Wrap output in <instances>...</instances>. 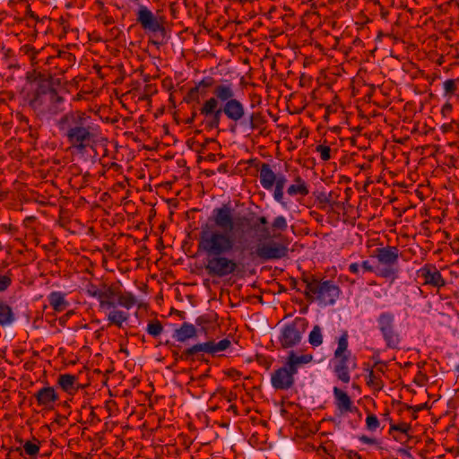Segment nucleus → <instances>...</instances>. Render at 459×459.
Wrapping results in <instances>:
<instances>
[{
	"label": "nucleus",
	"instance_id": "f257e3e1",
	"mask_svg": "<svg viewBox=\"0 0 459 459\" xmlns=\"http://www.w3.org/2000/svg\"><path fill=\"white\" fill-rule=\"evenodd\" d=\"M233 229L234 218L229 204L214 208L201 226L198 250L206 255L204 270L212 278H224L238 270V263L227 256L236 247Z\"/></svg>",
	"mask_w": 459,
	"mask_h": 459
},
{
	"label": "nucleus",
	"instance_id": "f03ea898",
	"mask_svg": "<svg viewBox=\"0 0 459 459\" xmlns=\"http://www.w3.org/2000/svg\"><path fill=\"white\" fill-rule=\"evenodd\" d=\"M57 126L64 133L68 143L79 153L87 148H93L100 136V126L95 120L81 110L70 111L63 115Z\"/></svg>",
	"mask_w": 459,
	"mask_h": 459
},
{
	"label": "nucleus",
	"instance_id": "7ed1b4c3",
	"mask_svg": "<svg viewBox=\"0 0 459 459\" xmlns=\"http://www.w3.org/2000/svg\"><path fill=\"white\" fill-rule=\"evenodd\" d=\"M65 99L55 87L51 75L39 74L37 87L29 100V106L39 114H56L61 110Z\"/></svg>",
	"mask_w": 459,
	"mask_h": 459
},
{
	"label": "nucleus",
	"instance_id": "20e7f679",
	"mask_svg": "<svg viewBox=\"0 0 459 459\" xmlns=\"http://www.w3.org/2000/svg\"><path fill=\"white\" fill-rule=\"evenodd\" d=\"M304 295L307 300L317 301L321 306L333 305L339 299L341 289L333 281L322 280L314 275L304 276Z\"/></svg>",
	"mask_w": 459,
	"mask_h": 459
},
{
	"label": "nucleus",
	"instance_id": "39448f33",
	"mask_svg": "<svg viewBox=\"0 0 459 459\" xmlns=\"http://www.w3.org/2000/svg\"><path fill=\"white\" fill-rule=\"evenodd\" d=\"M231 342L229 339H222L218 342L214 341H208L205 342H199L192 345L191 347L182 351L181 360L186 361H205L204 353L215 355L219 351H223L230 346Z\"/></svg>",
	"mask_w": 459,
	"mask_h": 459
},
{
	"label": "nucleus",
	"instance_id": "423d86ee",
	"mask_svg": "<svg viewBox=\"0 0 459 459\" xmlns=\"http://www.w3.org/2000/svg\"><path fill=\"white\" fill-rule=\"evenodd\" d=\"M307 322L305 318L296 317L286 324L281 330L278 342L282 349H290L299 345L306 332Z\"/></svg>",
	"mask_w": 459,
	"mask_h": 459
},
{
	"label": "nucleus",
	"instance_id": "0eeeda50",
	"mask_svg": "<svg viewBox=\"0 0 459 459\" xmlns=\"http://www.w3.org/2000/svg\"><path fill=\"white\" fill-rule=\"evenodd\" d=\"M378 329L389 349H398L401 342L399 333L394 328V316L390 312H384L377 317Z\"/></svg>",
	"mask_w": 459,
	"mask_h": 459
},
{
	"label": "nucleus",
	"instance_id": "6e6552de",
	"mask_svg": "<svg viewBox=\"0 0 459 459\" xmlns=\"http://www.w3.org/2000/svg\"><path fill=\"white\" fill-rule=\"evenodd\" d=\"M254 254L262 261L278 260L288 255V247L273 240L258 243Z\"/></svg>",
	"mask_w": 459,
	"mask_h": 459
},
{
	"label": "nucleus",
	"instance_id": "1a4fd4ad",
	"mask_svg": "<svg viewBox=\"0 0 459 459\" xmlns=\"http://www.w3.org/2000/svg\"><path fill=\"white\" fill-rule=\"evenodd\" d=\"M257 222L264 226L260 230V240H267L273 238H278L281 237V233L285 232L288 229V221L282 215L276 216L270 228L266 227L268 221L265 216L258 217Z\"/></svg>",
	"mask_w": 459,
	"mask_h": 459
},
{
	"label": "nucleus",
	"instance_id": "9d476101",
	"mask_svg": "<svg viewBox=\"0 0 459 459\" xmlns=\"http://www.w3.org/2000/svg\"><path fill=\"white\" fill-rule=\"evenodd\" d=\"M136 22L145 31L165 33V27L162 22L145 5H139L136 13Z\"/></svg>",
	"mask_w": 459,
	"mask_h": 459
},
{
	"label": "nucleus",
	"instance_id": "9b49d317",
	"mask_svg": "<svg viewBox=\"0 0 459 459\" xmlns=\"http://www.w3.org/2000/svg\"><path fill=\"white\" fill-rule=\"evenodd\" d=\"M200 114L207 118L206 127L210 129L219 128L223 111H221V106L217 105L213 98L204 101L200 108Z\"/></svg>",
	"mask_w": 459,
	"mask_h": 459
},
{
	"label": "nucleus",
	"instance_id": "f8f14e48",
	"mask_svg": "<svg viewBox=\"0 0 459 459\" xmlns=\"http://www.w3.org/2000/svg\"><path fill=\"white\" fill-rule=\"evenodd\" d=\"M294 375L295 374L284 365L272 373L271 384L276 390H288L291 388L295 383Z\"/></svg>",
	"mask_w": 459,
	"mask_h": 459
},
{
	"label": "nucleus",
	"instance_id": "ddd939ff",
	"mask_svg": "<svg viewBox=\"0 0 459 459\" xmlns=\"http://www.w3.org/2000/svg\"><path fill=\"white\" fill-rule=\"evenodd\" d=\"M418 275L424 280V284L440 289L446 284L440 272L433 264H427L418 271Z\"/></svg>",
	"mask_w": 459,
	"mask_h": 459
},
{
	"label": "nucleus",
	"instance_id": "4468645a",
	"mask_svg": "<svg viewBox=\"0 0 459 459\" xmlns=\"http://www.w3.org/2000/svg\"><path fill=\"white\" fill-rule=\"evenodd\" d=\"M334 403L337 410L341 413L344 412H355L358 414L359 420H361V413L358 407L352 405V401L348 394L337 386L333 387Z\"/></svg>",
	"mask_w": 459,
	"mask_h": 459
},
{
	"label": "nucleus",
	"instance_id": "2eb2a0df",
	"mask_svg": "<svg viewBox=\"0 0 459 459\" xmlns=\"http://www.w3.org/2000/svg\"><path fill=\"white\" fill-rule=\"evenodd\" d=\"M375 256L379 264L385 266H394L398 263L399 249L392 246L378 247L375 250Z\"/></svg>",
	"mask_w": 459,
	"mask_h": 459
},
{
	"label": "nucleus",
	"instance_id": "dca6fc26",
	"mask_svg": "<svg viewBox=\"0 0 459 459\" xmlns=\"http://www.w3.org/2000/svg\"><path fill=\"white\" fill-rule=\"evenodd\" d=\"M221 106L223 114L233 122H238L245 117L244 105L237 99L227 101Z\"/></svg>",
	"mask_w": 459,
	"mask_h": 459
},
{
	"label": "nucleus",
	"instance_id": "f3484780",
	"mask_svg": "<svg viewBox=\"0 0 459 459\" xmlns=\"http://www.w3.org/2000/svg\"><path fill=\"white\" fill-rule=\"evenodd\" d=\"M212 93L214 95L212 98L216 100L217 105H219L220 101L224 104L235 99L234 85L229 81L215 85Z\"/></svg>",
	"mask_w": 459,
	"mask_h": 459
},
{
	"label": "nucleus",
	"instance_id": "a211bd4d",
	"mask_svg": "<svg viewBox=\"0 0 459 459\" xmlns=\"http://www.w3.org/2000/svg\"><path fill=\"white\" fill-rule=\"evenodd\" d=\"M34 396L38 404L45 407L46 409H52L53 403L58 400L57 393L54 387L51 386L42 387L34 394Z\"/></svg>",
	"mask_w": 459,
	"mask_h": 459
},
{
	"label": "nucleus",
	"instance_id": "6ab92c4d",
	"mask_svg": "<svg viewBox=\"0 0 459 459\" xmlns=\"http://www.w3.org/2000/svg\"><path fill=\"white\" fill-rule=\"evenodd\" d=\"M197 333L198 331L194 325L184 322L179 328L174 331L172 337L179 342H186L189 339L197 338Z\"/></svg>",
	"mask_w": 459,
	"mask_h": 459
},
{
	"label": "nucleus",
	"instance_id": "aec40b11",
	"mask_svg": "<svg viewBox=\"0 0 459 459\" xmlns=\"http://www.w3.org/2000/svg\"><path fill=\"white\" fill-rule=\"evenodd\" d=\"M313 356L311 354L297 355L293 351L289 353L285 365L295 375L300 366L311 362Z\"/></svg>",
	"mask_w": 459,
	"mask_h": 459
},
{
	"label": "nucleus",
	"instance_id": "412c9836",
	"mask_svg": "<svg viewBox=\"0 0 459 459\" xmlns=\"http://www.w3.org/2000/svg\"><path fill=\"white\" fill-rule=\"evenodd\" d=\"M349 358L350 357L334 358L336 361L334 362L333 372L336 377L345 384H348L351 380L348 367Z\"/></svg>",
	"mask_w": 459,
	"mask_h": 459
},
{
	"label": "nucleus",
	"instance_id": "4be33fe9",
	"mask_svg": "<svg viewBox=\"0 0 459 459\" xmlns=\"http://www.w3.org/2000/svg\"><path fill=\"white\" fill-rule=\"evenodd\" d=\"M259 172L261 186L266 190H271L276 182L277 175L273 171L268 163H262Z\"/></svg>",
	"mask_w": 459,
	"mask_h": 459
},
{
	"label": "nucleus",
	"instance_id": "5701e85b",
	"mask_svg": "<svg viewBox=\"0 0 459 459\" xmlns=\"http://www.w3.org/2000/svg\"><path fill=\"white\" fill-rule=\"evenodd\" d=\"M48 300L55 312H63L69 307V302L65 299V294L61 291H52L48 296Z\"/></svg>",
	"mask_w": 459,
	"mask_h": 459
},
{
	"label": "nucleus",
	"instance_id": "b1692460",
	"mask_svg": "<svg viewBox=\"0 0 459 459\" xmlns=\"http://www.w3.org/2000/svg\"><path fill=\"white\" fill-rule=\"evenodd\" d=\"M15 319L16 316L12 307L5 301L0 300V325H10L15 321Z\"/></svg>",
	"mask_w": 459,
	"mask_h": 459
},
{
	"label": "nucleus",
	"instance_id": "393cba45",
	"mask_svg": "<svg viewBox=\"0 0 459 459\" xmlns=\"http://www.w3.org/2000/svg\"><path fill=\"white\" fill-rule=\"evenodd\" d=\"M76 382L77 377L71 374L59 375L57 379L59 386L68 394H73L77 391V387L75 386Z\"/></svg>",
	"mask_w": 459,
	"mask_h": 459
},
{
	"label": "nucleus",
	"instance_id": "a878e982",
	"mask_svg": "<svg viewBox=\"0 0 459 459\" xmlns=\"http://www.w3.org/2000/svg\"><path fill=\"white\" fill-rule=\"evenodd\" d=\"M267 120L265 117L259 111L253 112L248 117V126L251 130H258L259 134H265V127Z\"/></svg>",
	"mask_w": 459,
	"mask_h": 459
},
{
	"label": "nucleus",
	"instance_id": "bb28decb",
	"mask_svg": "<svg viewBox=\"0 0 459 459\" xmlns=\"http://www.w3.org/2000/svg\"><path fill=\"white\" fill-rule=\"evenodd\" d=\"M129 314L121 310H112L108 315V325H114L118 328H121L123 323L127 321Z\"/></svg>",
	"mask_w": 459,
	"mask_h": 459
},
{
	"label": "nucleus",
	"instance_id": "cd10ccee",
	"mask_svg": "<svg viewBox=\"0 0 459 459\" xmlns=\"http://www.w3.org/2000/svg\"><path fill=\"white\" fill-rule=\"evenodd\" d=\"M348 332L343 331L340 338L338 339V346L334 351V358L339 357H350L351 351H348Z\"/></svg>",
	"mask_w": 459,
	"mask_h": 459
},
{
	"label": "nucleus",
	"instance_id": "c85d7f7f",
	"mask_svg": "<svg viewBox=\"0 0 459 459\" xmlns=\"http://www.w3.org/2000/svg\"><path fill=\"white\" fill-rule=\"evenodd\" d=\"M206 95V91L204 90H200V88L195 85V87L191 88L187 93L185 95L183 100L187 103H199L200 102V96Z\"/></svg>",
	"mask_w": 459,
	"mask_h": 459
},
{
	"label": "nucleus",
	"instance_id": "c756f323",
	"mask_svg": "<svg viewBox=\"0 0 459 459\" xmlns=\"http://www.w3.org/2000/svg\"><path fill=\"white\" fill-rule=\"evenodd\" d=\"M21 51L30 57L33 65H38V56H43L44 54V48L37 50L34 47L30 45L22 46L21 48Z\"/></svg>",
	"mask_w": 459,
	"mask_h": 459
},
{
	"label": "nucleus",
	"instance_id": "7c9ffc66",
	"mask_svg": "<svg viewBox=\"0 0 459 459\" xmlns=\"http://www.w3.org/2000/svg\"><path fill=\"white\" fill-rule=\"evenodd\" d=\"M117 304L126 307V309H130L136 304V299L131 292H125L122 294L118 293Z\"/></svg>",
	"mask_w": 459,
	"mask_h": 459
},
{
	"label": "nucleus",
	"instance_id": "2f4dec72",
	"mask_svg": "<svg viewBox=\"0 0 459 459\" xmlns=\"http://www.w3.org/2000/svg\"><path fill=\"white\" fill-rule=\"evenodd\" d=\"M308 342L313 347H318L323 343L322 330L319 325H314L308 335Z\"/></svg>",
	"mask_w": 459,
	"mask_h": 459
},
{
	"label": "nucleus",
	"instance_id": "473e14b6",
	"mask_svg": "<svg viewBox=\"0 0 459 459\" xmlns=\"http://www.w3.org/2000/svg\"><path fill=\"white\" fill-rule=\"evenodd\" d=\"M287 193L291 196L297 195L306 196L308 195L309 190L307 188V184H293L288 187Z\"/></svg>",
	"mask_w": 459,
	"mask_h": 459
},
{
	"label": "nucleus",
	"instance_id": "72a5a7b5",
	"mask_svg": "<svg viewBox=\"0 0 459 459\" xmlns=\"http://www.w3.org/2000/svg\"><path fill=\"white\" fill-rule=\"evenodd\" d=\"M367 384L377 391H380L384 387L383 381L375 374L373 369L368 373Z\"/></svg>",
	"mask_w": 459,
	"mask_h": 459
},
{
	"label": "nucleus",
	"instance_id": "f704fd0d",
	"mask_svg": "<svg viewBox=\"0 0 459 459\" xmlns=\"http://www.w3.org/2000/svg\"><path fill=\"white\" fill-rule=\"evenodd\" d=\"M146 331L150 335L157 337L162 333L163 325L158 319H155L149 322Z\"/></svg>",
	"mask_w": 459,
	"mask_h": 459
},
{
	"label": "nucleus",
	"instance_id": "c9c22d12",
	"mask_svg": "<svg viewBox=\"0 0 459 459\" xmlns=\"http://www.w3.org/2000/svg\"><path fill=\"white\" fill-rule=\"evenodd\" d=\"M12 273L8 271L5 274L0 273V292H4L12 285Z\"/></svg>",
	"mask_w": 459,
	"mask_h": 459
},
{
	"label": "nucleus",
	"instance_id": "e433bc0d",
	"mask_svg": "<svg viewBox=\"0 0 459 459\" xmlns=\"http://www.w3.org/2000/svg\"><path fill=\"white\" fill-rule=\"evenodd\" d=\"M367 429L370 431L376 430L380 423L377 417L373 413H368L366 419Z\"/></svg>",
	"mask_w": 459,
	"mask_h": 459
},
{
	"label": "nucleus",
	"instance_id": "4c0bfd02",
	"mask_svg": "<svg viewBox=\"0 0 459 459\" xmlns=\"http://www.w3.org/2000/svg\"><path fill=\"white\" fill-rule=\"evenodd\" d=\"M316 152L320 153L321 160L324 161H327L331 159V148L327 145H317L316 147Z\"/></svg>",
	"mask_w": 459,
	"mask_h": 459
},
{
	"label": "nucleus",
	"instance_id": "58836bf2",
	"mask_svg": "<svg viewBox=\"0 0 459 459\" xmlns=\"http://www.w3.org/2000/svg\"><path fill=\"white\" fill-rule=\"evenodd\" d=\"M25 453L30 457H35L39 452V446L38 444L27 441L23 446Z\"/></svg>",
	"mask_w": 459,
	"mask_h": 459
},
{
	"label": "nucleus",
	"instance_id": "ea45409f",
	"mask_svg": "<svg viewBox=\"0 0 459 459\" xmlns=\"http://www.w3.org/2000/svg\"><path fill=\"white\" fill-rule=\"evenodd\" d=\"M457 90L456 80L448 79L444 82L445 95L455 94Z\"/></svg>",
	"mask_w": 459,
	"mask_h": 459
},
{
	"label": "nucleus",
	"instance_id": "a19ab883",
	"mask_svg": "<svg viewBox=\"0 0 459 459\" xmlns=\"http://www.w3.org/2000/svg\"><path fill=\"white\" fill-rule=\"evenodd\" d=\"M410 429L411 425L405 422H402L400 424H391L389 433L392 434L393 431H399L407 435Z\"/></svg>",
	"mask_w": 459,
	"mask_h": 459
},
{
	"label": "nucleus",
	"instance_id": "79ce46f5",
	"mask_svg": "<svg viewBox=\"0 0 459 459\" xmlns=\"http://www.w3.org/2000/svg\"><path fill=\"white\" fill-rule=\"evenodd\" d=\"M215 83V80L212 76H206L203 78L196 85L200 88V90H204L206 88L212 87Z\"/></svg>",
	"mask_w": 459,
	"mask_h": 459
},
{
	"label": "nucleus",
	"instance_id": "37998d69",
	"mask_svg": "<svg viewBox=\"0 0 459 459\" xmlns=\"http://www.w3.org/2000/svg\"><path fill=\"white\" fill-rule=\"evenodd\" d=\"M397 271L394 269V266H385L377 274L384 278H394Z\"/></svg>",
	"mask_w": 459,
	"mask_h": 459
},
{
	"label": "nucleus",
	"instance_id": "c03bdc74",
	"mask_svg": "<svg viewBox=\"0 0 459 459\" xmlns=\"http://www.w3.org/2000/svg\"><path fill=\"white\" fill-rule=\"evenodd\" d=\"M87 293L93 298L98 299L99 300L101 299L102 290H99L96 285L91 284L87 289Z\"/></svg>",
	"mask_w": 459,
	"mask_h": 459
},
{
	"label": "nucleus",
	"instance_id": "a18cd8bd",
	"mask_svg": "<svg viewBox=\"0 0 459 459\" xmlns=\"http://www.w3.org/2000/svg\"><path fill=\"white\" fill-rule=\"evenodd\" d=\"M273 198L280 203L283 207L287 206V203L284 201L283 198V189L275 187L274 193H273Z\"/></svg>",
	"mask_w": 459,
	"mask_h": 459
},
{
	"label": "nucleus",
	"instance_id": "49530a36",
	"mask_svg": "<svg viewBox=\"0 0 459 459\" xmlns=\"http://www.w3.org/2000/svg\"><path fill=\"white\" fill-rule=\"evenodd\" d=\"M118 291H117V290L115 288H113L112 286L110 287H108L106 290H102V297L101 299H112L114 297L116 296H118Z\"/></svg>",
	"mask_w": 459,
	"mask_h": 459
},
{
	"label": "nucleus",
	"instance_id": "de8ad7c7",
	"mask_svg": "<svg viewBox=\"0 0 459 459\" xmlns=\"http://www.w3.org/2000/svg\"><path fill=\"white\" fill-rule=\"evenodd\" d=\"M277 179L274 183L275 187L284 189L285 184L287 182V178L283 174H278L276 176Z\"/></svg>",
	"mask_w": 459,
	"mask_h": 459
},
{
	"label": "nucleus",
	"instance_id": "09e8293b",
	"mask_svg": "<svg viewBox=\"0 0 459 459\" xmlns=\"http://www.w3.org/2000/svg\"><path fill=\"white\" fill-rule=\"evenodd\" d=\"M99 301H100V306L101 308L116 307V303L112 299H100Z\"/></svg>",
	"mask_w": 459,
	"mask_h": 459
},
{
	"label": "nucleus",
	"instance_id": "8fccbe9b",
	"mask_svg": "<svg viewBox=\"0 0 459 459\" xmlns=\"http://www.w3.org/2000/svg\"><path fill=\"white\" fill-rule=\"evenodd\" d=\"M44 52H46V49L44 48ZM56 57L51 55H46V53L43 54V56H38V64L40 62H44L45 64H51V61L54 60Z\"/></svg>",
	"mask_w": 459,
	"mask_h": 459
},
{
	"label": "nucleus",
	"instance_id": "3c124183",
	"mask_svg": "<svg viewBox=\"0 0 459 459\" xmlns=\"http://www.w3.org/2000/svg\"><path fill=\"white\" fill-rule=\"evenodd\" d=\"M386 368H387L386 363L384 361H381V360H377L374 364V368L377 371L381 372V373H384Z\"/></svg>",
	"mask_w": 459,
	"mask_h": 459
},
{
	"label": "nucleus",
	"instance_id": "603ef678",
	"mask_svg": "<svg viewBox=\"0 0 459 459\" xmlns=\"http://www.w3.org/2000/svg\"><path fill=\"white\" fill-rule=\"evenodd\" d=\"M452 109H453L452 104H450L449 102H446V104L443 105V107L441 108L442 116L443 117L448 116L452 112Z\"/></svg>",
	"mask_w": 459,
	"mask_h": 459
},
{
	"label": "nucleus",
	"instance_id": "864d4df0",
	"mask_svg": "<svg viewBox=\"0 0 459 459\" xmlns=\"http://www.w3.org/2000/svg\"><path fill=\"white\" fill-rule=\"evenodd\" d=\"M14 454H18V456H22V450L21 447H16V448H11L7 454V458L6 459H14L13 458V455Z\"/></svg>",
	"mask_w": 459,
	"mask_h": 459
},
{
	"label": "nucleus",
	"instance_id": "5fc2aeb1",
	"mask_svg": "<svg viewBox=\"0 0 459 459\" xmlns=\"http://www.w3.org/2000/svg\"><path fill=\"white\" fill-rule=\"evenodd\" d=\"M359 265L364 272H374L375 270L374 266L370 264L368 260L363 261Z\"/></svg>",
	"mask_w": 459,
	"mask_h": 459
},
{
	"label": "nucleus",
	"instance_id": "6e6d98bb",
	"mask_svg": "<svg viewBox=\"0 0 459 459\" xmlns=\"http://www.w3.org/2000/svg\"><path fill=\"white\" fill-rule=\"evenodd\" d=\"M359 439L364 443V444H368V445H375L377 444V440L375 438H372V437H369L368 436H365V435H362L359 437Z\"/></svg>",
	"mask_w": 459,
	"mask_h": 459
},
{
	"label": "nucleus",
	"instance_id": "4d7b16f0",
	"mask_svg": "<svg viewBox=\"0 0 459 459\" xmlns=\"http://www.w3.org/2000/svg\"><path fill=\"white\" fill-rule=\"evenodd\" d=\"M455 124L456 123L455 121H452L451 123L442 125V126H441L442 132L443 133L452 132L454 130V126Z\"/></svg>",
	"mask_w": 459,
	"mask_h": 459
},
{
	"label": "nucleus",
	"instance_id": "13d9d810",
	"mask_svg": "<svg viewBox=\"0 0 459 459\" xmlns=\"http://www.w3.org/2000/svg\"><path fill=\"white\" fill-rule=\"evenodd\" d=\"M359 268H361V267L358 263H352L349 265V271L351 273L356 274V275H359Z\"/></svg>",
	"mask_w": 459,
	"mask_h": 459
},
{
	"label": "nucleus",
	"instance_id": "bf43d9fd",
	"mask_svg": "<svg viewBox=\"0 0 459 459\" xmlns=\"http://www.w3.org/2000/svg\"><path fill=\"white\" fill-rule=\"evenodd\" d=\"M209 323V319L206 316H200L195 319L196 325H204Z\"/></svg>",
	"mask_w": 459,
	"mask_h": 459
},
{
	"label": "nucleus",
	"instance_id": "052dcab7",
	"mask_svg": "<svg viewBox=\"0 0 459 459\" xmlns=\"http://www.w3.org/2000/svg\"><path fill=\"white\" fill-rule=\"evenodd\" d=\"M427 407V403H421L417 406L406 405L407 410H412L414 412H418Z\"/></svg>",
	"mask_w": 459,
	"mask_h": 459
},
{
	"label": "nucleus",
	"instance_id": "680f3d73",
	"mask_svg": "<svg viewBox=\"0 0 459 459\" xmlns=\"http://www.w3.org/2000/svg\"><path fill=\"white\" fill-rule=\"evenodd\" d=\"M338 195L333 192V191H331L328 195H327V198L329 199V204L331 206H333L334 204H337V202H335V198L337 197Z\"/></svg>",
	"mask_w": 459,
	"mask_h": 459
},
{
	"label": "nucleus",
	"instance_id": "e2e57ef3",
	"mask_svg": "<svg viewBox=\"0 0 459 459\" xmlns=\"http://www.w3.org/2000/svg\"><path fill=\"white\" fill-rule=\"evenodd\" d=\"M58 57L65 58L68 61H72V60L75 59L74 56L68 52H59Z\"/></svg>",
	"mask_w": 459,
	"mask_h": 459
},
{
	"label": "nucleus",
	"instance_id": "0e129e2a",
	"mask_svg": "<svg viewBox=\"0 0 459 459\" xmlns=\"http://www.w3.org/2000/svg\"><path fill=\"white\" fill-rule=\"evenodd\" d=\"M317 200L320 204H329V199L327 198V195H325V193L319 194V195L317 196Z\"/></svg>",
	"mask_w": 459,
	"mask_h": 459
},
{
	"label": "nucleus",
	"instance_id": "69168bd1",
	"mask_svg": "<svg viewBox=\"0 0 459 459\" xmlns=\"http://www.w3.org/2000/svg\"><path fill=\"white\" fill-rule=\"evenodd\" d=\"M228 376L230 377H240V372L235 368H231L229 370L228 372Z\"/></svg>",
	"mask_w": 459,
	"mask_h": 459
},
{
	"label": "nucleus",
	"instance_id": "338daca9",
	"mask_svg": "<svg viewBox=\"0 0 459 459\" xmlns=\"http://www.w3.org/2000/svg\"><path fill=\"white\" fill-rule=\"evenodd\" d=\"M348 457L351 458V459H353V458H355V459H362L360 455H359L357 452L352 451V450L348 452Z\"/></svg>",
	"mask_w": 459,
	"mask_h": 459
},
{
	"label": "nucleus",
	"instance_id": "774afa93",
	"mask_svg": "<svg viewBox=\"0 0 459 459\" xmlns=\"http://www.w3.org/2000/svg\"><path fill=\"white\" fill-rule=\"evenodd\" d=\"M172 356H173V358L175 359L176 361L181 360L182 352L179 353L178 351L173 350L172 351Z\"/></svg>",
	"mask_w": 459,
	"mask_h": 459
}]
</instances>
